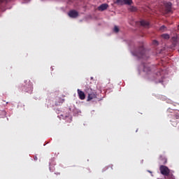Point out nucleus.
<instances>
[{
  "instance_id": "obj_1",
  "label": "nucleus",
  "mask_w": 179,
  "mask_h": 179,
  "mask_svg": "<svg viewBox=\"0 0 179 179\" xmlns=\"http://www.w3.org/2000/svg\"><path fill=\"white\" fill-rule=\"evenodd\" d=\"M97 92H100L101 93V87L96 86V90H93L92 88H86L85 93L88 94L87 100L88 101H91L94 99H97Z\"/></svg>"
},
{
  "instance_id": "obj_2",
  "label": "nucleus",
  "mask_w": 179,
  "mask_h": 179,
  "mask_svg": "<svg viewBox=\"0 0 179 179\" xmlns=\"http://www.w3.org/2000/svg\"><path fill=\"white\" fill-rule=\"evenodd\" d=\"M132 54L135 57H138V58L144 59L145 61H146V59L149 58V55H148V53L146 52V50H145V48H143V45H141L140 48H138V50L132 52Z\"/></svg>"
},
{
  "instance_id": "obj_3",
  "label": "nucleus",
  "mask_w": 179,
  "mask_h": 179,
  "mask_svg": "<svg viewBox=\"0 0 179 179\" xmlns=\"http://www.w3.org/2000/svg\"><path fill=\"white\" fill-rule=\"evenodd\" d=\"M167 113H171L170 117H172L171 120H170L172 122V125L176 127L177 124H176V120H179V110L178 112H174V110L171 108H169L167 110Z\"/></svg>"
},
{
  "instance_id": "obj_4",
  "label": "nucleus",
  "mask_w": 179,
  "mask_h": 179,
  "mask_svg": "<svg viewBox=\"0 0 179 179\" xmlns=\"http://www.w3.org/2000/svg\"><path fill=\"white\" fill-rule=\"evenodd\" d=\"M159 171L161 174H162V176H166L167 177L170 175V169H169V167L164 165L160 166Z\"/></svg>"
},
{
  "instance_id": "obj_5",
  "label": "nucleus",
  "mask_w": 179,
  "mask_h": 179,
  "mask_svg": "<svg viewBox=\"0 0 179 179\" xmlns=\"http://www.w3.org/2000/svg\"><path fill=\"white\" fill-rule=\"evenodd\" d=\"M163 5L165 7L166 13H170V12H171V6L173 5L171 2L164 1Z\"/></svg>"
},
{
  "instance_id": "obj_6",
  "label": "nucleus",
  "mask_w": 179,
  "mask_h": 179,
  "mask_svg": "<svg viewBox=\"0 0 179 179\" xmlns=\"http://www.w3.org/2000/svg\"><path fill=\"white\" fill-rule=\"evenodd\" d=\"M69 17H72L73 19H75L79 16V13L75 10H71L69 12Z\"/></svg>"
},
{
  "instance_id": "obj_7",
  "label": "nucleus",
  "mask_w": 179,
  "mask_h": 179,
  "mask_svg": "<svg viewBox=\"0 0 179 179\" xmlns=\"http://www.w3.org/2000/svg\"><path fill=\"white\" fill-rule=\"evenodd\" d=\"M77 92L80 100H85L86 99V94H85L83 91L78 89Z\"/></svg>"
},
{
  "instance_id": "obj_8",
  "label": "nucleus",
  "mask_w": 179,
  "mask_h": 179,
  "mask_svg": "<svg viewBox=\"0 0 179 179\" xmlns=\"http://www.w3.org/2000/svg\"><path fill=\"white\" fill-rule=\"evenodd\" d=\"M108 4L103 3L98 7V10H99L100 12H103V11L106 10V9H108Z\"/></svg>"
},
{
  "instance_id": "obj_9",
  "label": "nucleus",
  "mask_w": 179,
  "mask_h": 179,
  "mask_svg": "<svg viewBox=\"0 0 179 179\" xmlns=\"http://www.w3.org/2000/svg\"><path fill=\"white\" fill-rule=\"evenodd\" d=\"M143 72H145L148 73V72H150V66L148 64H143Z\"/></svg>"
},
{
  "instance_id": "obj_10",
  "label": "nucleus",
  "mask_w": 179,
  "mask_h": 179,
  "mask_svg": "<svg viewBox=\"0 0 179 179\" xmlns=\"http://www.w3.org/2000/svg\"><path fill=\"white\" fill-rule=\"evenodd\" d=\"M159 160H160L162 164H166L167 163V158H166L163 155L159 156Z\"/></svg>"
},
{
  "instance_id": "obj_11",
  "label": "nucleus",
  "mask_w": 179,
  "mask_h": 179,
  "mask_svg": "<svg viewBox=\"0 0 179 179\" xmlns=\"http://www.w3.org/2000/svg\"><path fill=\"white\" fill-rule=\"evenodd\" d=\"M140 24L141 26H143V27H149V22L148 21H145V20H141L140 22Z\"/></svg>"
},
{
  "instance_id": "obj_12",
  "label": "nucleus",
  "mask_w": 179,
  "mask_h": 179,
  "mask_svg": "<svg viewBox=\"0 0 179 179\" xmlns=\"http://www.w3.org/2000/svg\"><path fill=\"white\" fill-rule=\"evenodd\" d=\"M62 103H64V99H62L61 98H58L57 101H56V102H55V106H61V104H62Z\"/></svg>"
},
{
  "instance_id": "obj_13",
  "label": "nucleus",
  "mask_w": 179,
  "mask_h": 179,
  "mask_svg": "<svg viewBox=\"0 0 179 179\" xmlns=\"http://www.w3.org/2000/svg\"><path fill=\"white\" fill-rule=\"evenodd\" d=\"M129 10H130V12H136L138 9L136 8V7L131 6L129 8Z\"/></svg>"
},
{
  "instance_id": "obj_14",
  "label": "nucleus",
  "mask_w": 179,
  "mask_h": 179,
  "mask_svg": "<svg viewBox=\"0 0 179 179\" xmlns=\"http://www.w3.org/2000/svg\"><path fill=\"white\" fill-rule=\"evenodd\" d=\"M161 37H162V38H164L165 40H169V38H170V35H169L168 34H164L161 36Z\"/></svg>"
},
{
  "instance_id": "obj_15",
  "label": "nucleus",
  "mask_w": 179,
  "mask_h": 179,
  "mask_svg": "<svg viewBox=\"0 0 179 179\" xmlns=\"http://www.w3.org/2000/svg\"><path fill=\"white\" fill-rule=\"evenodd\" d=\"M124 5H132V0H123Z\"/></svg>"
},
{
  "instance_id": "obj_16",
  "label": "nucleus",
  "mask_w": 179,
  "mask_h": 179,
  "mask_svg": "<svg viewBox=\"0 0 179 179\" xmlns=\"http://www.w3.org/2000/svg\"><path fill=\"white\" fill-rule=\"evenodd\" d=\"M115 3H117V5H124V0H116Z\"/></svg>"
},
{
  "instance_id": "obj_17",
  "label": "nucleus",
  "mask_w": 179,
  "mask_h": 179,
  "mask_svg": "<svg viewBox=\"0 0 179 179\" xmlns=\"http://www.w3.org/2000/svg\"><path fill=\"white\" fill-rule=\"evenodd\" d=\"M120 31V29L118 28V27L115 26L114 27V32L115 33H118Z\"/></svg>"
},
{
  "instance_id": "obj_18",
  "label": "nucleus",
  "mask_w": 179,
  "mask_h": 179,
  "mask_svg": "<svg viewBox=\"0 0 179 179\" xmlns=\"http://www.w3.org/2000/svg\"><path fill=\"white\" fill-rule=\"evenodd\" d=\"M160 31H164V30H166V26L162 25L160 28H159Z\"/></svg>"
},
{
  "instance_id": "obj_19",
  "label": "nucleus",
  "mask_w": 179,
  "mask_h": 179,
  "mask_svg": "<svg viewBox=\"0 0 179 179\" xmlns=\"http://www.w3.org/2000/svg\"><path fill=\"white\" fill-rule=\"evenodd\" d=\"M172 41H173V44L176 45V44H177V38L173 37Z\"/></svg>"
},
{
  "instance_id": "obj_20",
  "label": "nucleus",
  "mask_w": 179,
  "mask_h": 179,
  "mask_svg": "<svg viewBox=\"0 0 179 179\" xmlns=\"http://www.w3.org/2000/svg\"><path fill=\"white\" fill-rule=\"evenodd\" d=\"M152 44H153L154 45H157L159 44V42H157V41H156V40H154V41H152Z\"/></svg>"
},
{
  "instance_id": "obj_21",
  "label": "nucleus",
  "mask_w": 179,
  "mask_h": 179,
  "mask_svg": "<svg viewBox=\"0 0 179 179\" xmlns=\"http://www.w3.org/2000/svg\"><path fill=\"white\" fill-rule=\"evenodd\" d=\"M8 2V0H0V4L1 3H6Z\"/></svg>"
},
{
  "instance_id": "obj_22",
  "label": "nucleus",
  "mask_w": 179,
  "mask_h": 179,
  "mask_svg": "<svg viewBox=\"0 0 179 179\" xmlns=\"http://www.w3.org/2000/svg\"><path fill=\"white\" fill-rule=\"evenodd\" d=\"M34 160L35 162H37V160H38L37 157L35 156V157H34Z\"/></svg>"
}]
</instances>
